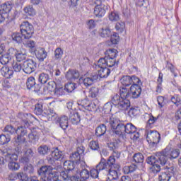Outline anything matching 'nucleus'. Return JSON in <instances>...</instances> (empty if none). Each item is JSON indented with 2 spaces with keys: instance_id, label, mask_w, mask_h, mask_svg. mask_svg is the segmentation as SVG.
<instances>
[{
  "instance_id": "473e14b6",
  "label": "nucleus",
  "mask_w": 181,
  "mask_h": 181,
  "mask_svg": "<svg viewBox=\"0 0 181 181\" xmlns=\"http://www.w3.org/2000/svg\"><path fill=\"white\" fill-rule=\"evenodd\" d=\"M64 169L67 172H71V170H74V162L71 160H66L64 162Z\"/></svg>"
},
{
  "instance_id": "8fccbe9b",
  "label": "nucleus",
  "mask_w": 181,
  "mask_h": 181,
  "mask_svg": "<svg viewBox=\"0 0 181 181\" xmlns=\"http://www.w3.org/2000/svg\"><path fill=\"white\" fill-rule=\"evenodd\" d=\"M99 90L97 87H92L90 88L89 90V97H91V98H97L98 96Z\"/></svg>"
},
{
  "instance_id": "5701e85b",
  "label": "nucleus",
  "mask_w": 181,
  "mask_h": 181,
  "mask_svg": "<svg viewBox=\"0 0 181 181\" xmlns=\"http://www.w3.org/2000/svg\"><path fill=\"white\" fill-rule=\"evenodd\" d=\"M1 74L4 77H6V78H11L13 76V71L11 69H9L8 66H4L1 69Z\"/></svg>"
},
{
  "instance_id": "423d86ee",
  "label": "nucleus",
  "mask_w": 181,
  "mask_h": 181,
  "mask_svg": "<svg viewBox=\"0 0 181 181\" xmlns=\"http://www.w3.org/2000/svg\"><path fill=\"white\" fill-rule=\"evenodd\" d=\"M92 5H95L93 13L97 18H103L108 11V4L105 1L92 0Z\"/></svg>"
},
{
  "instance_id": "2eb2a0df",
  "label": "nucleus",
  "mask_w": 181,
  "mask_h": 181,
  "mask_svg": "<svg viewBox=\"0 0 181 181\" xmlns=\"http://www.w3.org/2000/svg\"><path fill=\"white\" fill-rule=\"evenodd\" d=\"M84 146L78 147L76 151L72 153L70 156L71 160L75 163H78L81 159V156L84 155Z\"/></svg>"
},
{
  "instance_id": "20e7f679",
  "label": "nucleus",
  "mask_w": 181,
  "mask_h": 181,
  "mask_svg": "<svg viewBox=\"0 0 181 181\" xmlns=\"http://www.w3.org/2000/svg\"><path fill=\"white\" fill-rule=\"evenodd\" d=\"M142 93V88L138 84H132L130 89L122 88L120 89V95L126 98H139Z\"/></svg>"
},
{
  "instance_id": "e433bc0d",
  "label": "nucleus",
  "mask_w": 181,
  "mask_h": 181,
  "mask_svg": "<svg viewBox=\"0 0 181 181\" xmlns=\"http://www.w3.org/2000/svg\"><path fill=\"white\" fill-rule=\"evenodd\" d=\"M170 177H172V175L170 173H168V172H163L158 175L159 181H170Z\"/></svg>"
},
{
  "instance_id": "f704fd0d",
  "label": "nucleus",
  "mask_w": 181,
  "mask_h": 181,
  "mask_svg": "<svg viewBox=\"0 0 181 181\" xmlns=\"http://www.w3.org/2000/svg\"><path fill=\"white\" fill-rule=\"evenodd\" d=\"M136 170V165L132 164L129 166H124L123 168V172L124 175H129V173H133Z\"/></svg>"
},
{
  "instance_id": "f03ea898",
  "label": "nucleus",
  "mask_w": 181,
  "mask_h": 181,
  "mask_svg": "<svg viewBox=\"0 0 181 181\" xmlns=\"http://www.w3.org/2000/svg\"><path fill=\"white\" fill-rule=\"evenodd\" d=\"M129 98L122 96L120 95L115 94L111 96V103L120 110V111H127L131 107V102Z\"/></svg>"
},
{
  "instance_id": "338daca9",
  "label": "nucleus",
  "mask_w": 181,
  "mask_h": 181,
  "mask_svg": "<svg viewBox=\"0 0 181 181\" xmlns=\"http://www.w3.org/2000/svg\"><path fill=\"white\" fill-rule=\"evenodd\" d=\"M109 19L112 22L117 21L119 19V15L115 12H112L110 14H109Z\"/></svg>"
},
{
  "instance_id": "b1692460",
  "label": "nucleus",
  "mask_w": 181,
  "mask_h": 181,
  "mask_svg": "<svg viewBox=\"0 0 181 181\" xmlns=\"http://www.w3.org/2000/svg\"><path fill=\"white\" fill-rule=\"evenodd\" d=\"M105 132H107V126L104 124H100L95 129V135L98 138L105 135Z\"/></svg>"
},
{
  "instance_id": "09e8293b",
  "label": "nucleus",
  "mask_w": 181,
  "mask_h": 181,
  "mask_svg": "<svg viewBox=\"0 0 181 181\" xmlns=\"http://www.w3.org/2000/svg\"><path fill=\"white\" fill-rule=\"evenodd\" d=\"M11 142V136L5 134L0 135V145H6Z\"/></svg>"
},
{
  "instance_id": "cd10ccee",
  "label": "nucleus",
  "mask_w": 181,
  "mask_h": 181,
  "mask_svg": "<svg viewBox=\"0 0 181 181\" xmlns=\"http://www.w3.org/2000/svg\"><path fill=\"white\" fill-rule=\"evenodd\" d=\"M59 126L64 130L67 129L69 127V117L67 116H62L59 118Z\"/></svg>"
},
{
  "instance_id": "37998d69",
  "label": "nucleus",
  "mask_w": 181,
  "mask_h": 181,
  "mask_svg": "<svg viewBox=\"0 0 181 181\" xmlns=\"http://www.w3.org/2000/svg\"><path fill=\"white\" fill-rule=\"evenodd\" d=\"M11 37L14 42L17 43H21L22 40H23V35H22V33H14Z\"/></svg>"
},
{
  "instance_id": "774afa93",
  "label": "nucleus",
  "mask_w": 181,
  "mask_h": 181,
  "mask_svg": "<svg viewBox=\"0 0 181 181\" xmlns=\"http://www.w3.org/2000/svg\"><path fill=\"white\" fill-rule=\"evenodd\" d=\"M13 69L16 73H19L21 70H23V66L20 63L15 62L13 64Z\"/></svg>"
},
{
  "instance_id": "864d4df0",
  "label": "nucleus",
  "mask_w": 181,
  "mask_h": 181,
  "mask_svg": "<svg viewBox=\"0 0 181 181\" xmlns=\"http://www.w3.org/2000/svg\"><path fill=\"white\" fill-rule=\"evenodd\" d=\"M27 46L29 47L30 53H35V52H36V44L35 43V41H28Z\"/></svg>"
},
{
  "instance_id": "7ed1b4c3",
  "label": "nucleus",
  "mask_w": 181,
  "mask_h": 181,
  "mask_svg": "<svg viewBox=\"0 0 181 181\" xmlns=\"http://www.w3.org/2000/svg\"><path fill=\"white\" fill-rule=\"evenodd\" d=\"M118 51L117 49H111L109 52V55L103 58H100L98 63L99 66H103V67H114V66H118L119 61L115 59L117 56Z\"/></svg>"
},
{
  "instance_id": "13d9d810",
  "label": "nucleus",
  "mask_w": 181,
  "mask_h": 181,
  "mask_svg": "<svg viewBox=\"0 0 181 181\" xmlns=\"http://www.w3.org/2000/svg\"><path fill=\"white\" fill-rule=\"evenodd\" d=\"M88 104H90V100H88V99L87 98L83 99L78 102V105H81V107H83V108H85V110H87V108H89Z\"/></svg>"
},
{
  "instance_id": "6ab92c4d",
  "label": "nucleus",
  "mask_w": 181,
  "mask_h": 181,
  "mask_svg": "<svg viewBox=\"0 0 181 181\" xmlns=\"http://www.w3.org/2000/svg\"><path fill=\"white\" fill-rule=\"evenodd\" d=\"M50 77H53V69L47 70L45 73L40 74L38 80L41 84H46L47 81L50 79Z\"/></svg>"
},
{
  "instance_id": "393cba45",
  "label": "nucleus",
  "mask_w": 181,
  "mask_h": 181,
  "mask_svg": "<svg viewBox=\"0 0 181 181\" xmlns=\"http://www.w3.org/2000/svg\"><path fill=\"white\" fill-rule=\"evenodd\" d=\"M88 108L86 110L88 111H92L93 112H97L98 110H100V105L98 103V100H94L93 102H89L88 105Z\"/></svg>"
},
{
  "instance_id": "aec40b11",
  "label": "nucleus",
  "mask_w": 181,
  "mask_h": 181,
  "mask_svg": "<svg viewBox=\"0 0 181 181\" xmlns=\"http://www.w3.org/2000/svg\"><path fill=\"white\" fill-rule=\"evenodd\" d=\"M69 119L74 125H77L81 121V117L78 112L74 110H70Z\"/></svg>"
},
{
  "instance_id": "dca6fc26",
  "label": "nucleus",
  "mask_w": 181,
  "mask_h": 181,
  "mask_svg": "<svg viewBox=\"0 0 181 181\" xmlns=\"http://www.w3.org/2000/svg\"><path fill=\"white\" fill-rule=\"evenodd\" d=\"M119 156H121L119 152L113 151L112 156H110L107 160H106V163L107 165H113L115 169H120L121 166L119 164L115 163L116 159H119Z\"/></svg>"
},
{
  "instance_id": "9d476101",
  "label": "nucleus",
  "mask_w": 181,
  "mask_h": 181,
  "mask_svg": "<svg viewBox=\"0 0 181 181\" xmlns=\"http://www.w3.org/2000/svg\"><path fill=\"white\" fill-rule=\"evenodd\" d=\"M25 84L28 90H32V91H34L35 93H43L41 91L42 85L37 84L36 79H35V77L33 76L28 78Z\"/></svg>"
},
{
  "instance_id": "c9c22d12",
  "label": "nucleus",
  "mask_w": 181,
  "mask_h": 181,
  "mask_svg": "<svg viewBox=\"0 0 181 181\" xmlns=\"http://www.w3.org/2000/svg\"><path fill=\"white\" fill-rule=\"evenodd\" d=\"M81 179L83 181H88L87 180L90 177V172L88 170L83 168L81 171H79Z\"/></svg>"
},
{
  "instance_id": "a19ab883",
  "label": "nucleus",
  "mask_w": 181,
  "mask_h": 181,
  "mask_svg": "<svg viewBox=\"0 0 181 181\" xmlns=\"http://www.w3.org/2000/svg\"><path fill=\"white\" fill-rule=\"evenodd\" d=\"M144 154L141 153H135L133 156V160L135 162V163H144Z\"/></svg>"
},
{
  "instance_id": "f257e3e1",
  "label": "nucleus",
  "mask_w": 181,
  "mask_h": 181,
  "mask_svg": "<svg viewBox=\"0 0 181 181\" xmlns=\"http://www.w3.org/2000/svg\"><path fill=\"white\" fill-rule=\"evenodd\" d=\"M180 156V150L179 148L173 149L172 145L169 144L165 149L156 153V156H151L146 158V163L151 165L150 170L154 175L160 172V165L165 166L168 163V159L173 160L177 159ZM160 164V165H159Z\"/></svg>"
},
{
  "instance_id": "bb28decb",
  "label": "nucleus",
  "mask_w": 181,
  "mask_h": 181,
  "mask_svg": "<svg viewBox=\"0 0 181 181\" xmlns=\"http://www.w3.org/2000/svg\"><path fill=\"white\" fill-rule=\"evenodd\" d=\"M37 152L39 155L45 156V155H47L50 152V148L47 145L42 144L37 148Z\"/></svg>"
},
{
  "instance_id": "4d7b16f0",
  "label": "nucleus",
  "mask_w": 181,
  "mask_h": 181,
  "mask_svg": "<svg viewBox=\"0 0 181 181\" xmlns=\"http://www.w3.org/2000/svg\"><path fill=\"white\" fill-rule=\"evenodd\" d=\"M83 86H85L86 88L90 87V86H93V79L90 78V76L85 77L83 79Z\"/></svg>"
},
{
  "instance_id": "412c9836",
  "label": "nucleus",
  "mask_w": 181,
  "mask_h": 181,
  "mask_svg": "<svg viewBox=\"0 0 181 181\" xmlns=\"http://www.w3.org/2000/svg\"><path fill=\"white\" fill-rule=\"evenodd\" d=\"M105 159L102 158L100 161V163L96 165V169L93 168L90 170V173L91 177L93 179H97L98 177V175H100V172H103L104 173V169H100V165L103 163V165H105Z\"/></svg>"
},
{
  "instance_id": "6e6d98bb",
  "label": "nucleus",
  "mask_w": 181,
  "mask_h": 181,
  "mask_svg": "<svg viewBox=\"0 0 181 181\" xmlns=\"http://www.w3.org/2000/svg\"><path fill=\"white\" fill-rule=\"evenodd\" d=\"M66 90H64V88L63 87H57L56 88L55 90L54 91V95H57L59 97V95H64L66 94Z\"/></svg>"
},
{
  "instance_id": "79ce46f5",
  "label": "nucleus",
  "mask_w": 181,
  "mask_h": 181,
  "mask_svg": "<svg viewBox=\"0 0 181 181\" xmlns=\"http://www.w3.org/2000/svg\"><path fill=\"white\" fill-rule=\"evenodd\" d=\"M57 88V85L56 84V83L54 81H50L47 83V87L43 88V93L46 91V88L47 90H48V91H50L51 93L53 91L54 92Z\"/></svg>"
},
{
  "instance_id": "1a4fd4ad",
  "label": "nucleus",
  "mask_w": 181,
  "mask_h": 181,
  "mask_svg": "<svg viewBox=\"0 0 181 181\" xmlns=\"http://www.w3.org/2000/svg\"><path fill=\"white\" fill-rule=\"evenodd\" d=\"M6 162H8V168L10 170H18L21 168L19 163H16L18 160V155L6 153L5 157Z\"/></svg>"
},
{
  "instance_id": "ddd939ff",
  "label": "nucleus",
  "mask_w": 181,
  "mask_h": 181,
  "mask_svg": "<svg viewBox=\"0 0 181 181\" xmlns=\"http://www.w3.org/2000/svg\"><path fill=\"white\" fill-rule=\"evenodd\" d=\"M146 139L149 144L158 145L159 141H160V134L158 131L151 130L147 132Z\"/></svg>"
},
{
  "instance_id": "69168bd1",
  "label": "nucleus",
  "mask_w": 181,
  "mask_h": 181,
  "mask_svg": "<svg viewBox=\"0 0 181 181\" xmlns=\"http://www.w3.org/2000/svg\"><path fill=\"white\" fill-rule=\"evenodd\" d=\"M24 170L26 173H30V174L33 173L35 169L33 168V165H32V164H26L24 166Z\"/></svg>"
},
{
  "instance_id": "49530a36",
  "label": "nucleus",
  "mask_w": 181,
  "mask_h": 181,
  "mask_svg": "<svg viewBox=\"0 0 181 181\" xmlns=\"http://www.w3.org/2000/svg\"><path fill=\"white\" fill-rule=\"evenodd\" d=\"M10 60H11V58L7 54H4L0 57V63H1L3 66H6V64L9 63Z\"/></svg>"
},
{
  "instance_id": "a18cd8bd",
  "label": "nucleus",
  "mask_w": 181,
  "mask_h": 181,
  "mask_svg": "<svg viewBox=\"0 0 181 181\" xmlns=\"http://www.w3.org/2000/svg\"><path fill=\"white\" fill-rule=\"evenodd\" d=\"M16 129L12 125H6L4 127V132L7 133V135H15Z\"/></svg>"
},
{
  "instance_id": "c756f323",
  "label": "nucleus",
  "mask_w": 181,
  "mask_h": 181,
  "mask_svg": "<svg viewBox=\"0 0 181 181\" xmlns=\"http://www.w3.org/2000/svg\"><path fill=\"white\" fill-rule=\"evenodd\" d=\"M132 78L130 76H124L121 78V83L124 87H129L132 84Z\"/></svg>"
},
{
  "instance_id": "680f3d73",
  "label": "nucleus",
  "mask_w": 181,
  "mask_h": 181,
  "mask_svg": "<svg viewBox=\"0 0 181 181\" xmlns=\"http://www.w3.org/2000/svg\"><path fill=\"white\" fill-rule=\"evenodd\" d=\"M164 169L165 170V172L170 173V175H173V173H175V166L173 164L164 166Z\"/></svg>"
},
{
  "instance_id": "3c124183",
  "label": "nucleus",
  "mask_w": 181,
  "mask_h": 181,
  "mask_svg": "<svg viewBox=\"0 0 181 181\" xmlns=\"http://www.w3.org/2000/svg\"><path fill=\"white\" fill-rule=\"evenodd\" d=\"M63 57V49L58 47L54 51V60H60Z\"/></svg>"
},
{
  "instance_id": "ea45409f",
  "label": "nucleus",
  "mask_w": 181,
  "mask_h": 181,
  "mask_svg": "<svg viewBox=\"0 0 181 181\" xmlns=\"http://www.w3.org/2000/svg\"><path fill=\"white\" fill-rule=\"evenodd\" d=\"M28 58V54L26 52H22L21 51H18L17 54L16 55V59L17 62H25L26 59Z\"/></svg>"
},
{
  "instance_id": "6e6552de",
  "label": "nucleus",
  "mask_w": 181,
  "mask_h": 181,
  "mask_svg": "<svg viewBox=\"0 0 181 181\" xmlns=\"http://www.w3.org/2000/svg\"><path fill=\"white\" fill-rule=\"evenodd\" d=\"M20 30L23 39H30L35 33L33 25L28 21H24L20 25Z\"/></svg>"
},
{
  "instance_id": "0e129e2a",
  "label": "nucleus",
  "mask_w": 181,
  "mask_h": 181,
  "mask_svg": "<svg viewBox=\"0 0 181 181\" xmlns=\"http://www.w3.org/2000/svg\"><path fill=\"white\" fill-rule=\"evenodd\" d=\"M110 36V40L113 45H117V43L119 42V36L117 34V33H113V35L111 34Z\"/></svg>"
},
{
  "instance_id": "2f4dec72",
  "label": "nucleus",
  "mask_w": 181,
  "mask_h": 181,
  "mask_svg": "<svg viewBox=\"0 0 181 181\" xmlns=\"http://www.w3.org/2000/svg\"><path fill=\"white\" fill-rule=\"evenodd\" d=\"M114 132L116 135H123V134H125V124L122 122H120Z\"/></svg>"
},
{
  "instance_id": "5fc2aeb1",
  "label": "nucleus",
  "mask_w": 181,
  "mask_h": 181,
  "mask_svg": "<svg viewBox=\"0 0 181 181\" xmlns=\"http://www.w3.org/2000/svg\"><path fill=\"white\" fill-rule=\"evenodd\" d=\"M28 139L31 144H36V141L39 139V136L36 133H30L28 134Z\"/></svg>"
},
{
  "instance_id": "39448f33",
  "label": "nucleus",
  "mask_w": 181,
  "mask_h": 181,
  "mask_svg": "<svg viewBox=\"0 0 181 181\" xmlns=\"http://www.w3.org/2000/svg\"><path fill=\"white\" fill-rule=\"evenodd\" d=\"M99 166V169H104V175L107 176L110 180H117L118 179V170L119 169L115 168L114 165L107 164V160L105 159V164L102 163Z\"/></svg>"
},
{
  "instance_id": "7c9ffc66",
  "label": "nucleus",
  "mask_w": 181,
  "mask_h": 181,
  "mask_svg": "<svg viewBox=\"0 0 181 181\" xmlns=\"http://www.w3.org/2000/svg\"><path fill=\"white\" fill-rule=\"evenodd\" d=\"M43 114L45 115H47L49 119H51L52 121L56 119L58 117L57 113L53 110V109H49L47 110V112H44Z\"/></svg>"
},
{
  "instance_id": "c03bdc74",
  "label": "nucleus",
  "mask_w": 181,
  "mask_h": 181,
  "mask_svg": "<svg viewBox=\"0 0 181 181\" xmlns=\"http://www.w3.org/2000/svg\"><path fill=\"white\" fill-rule=\"evenodd\" d=\"M121 121H119L118 119H115L114 117H111L109 121V124L110 125V128L115 131L116 128L117 127V125L119 124Z\"/></svg>"
},
{
  "instance_id": "4c0bfd02",
  "label": "nucleus",
  "mask_w": 181,
  "mask_h": 181,
  "mask_svg": "<svg viewBox=\"0 0 181 181\" xmlns=\"http://www.w3.org/2000/svg\"><path fill=\"white\" fill-rule=\"evenodd\" d=\"M34 114L36 115H42L43 114V104L42 103H37L35 104Z\"/></svg>"
},
{
  "instance_id": "603ef678",
  "label": "nucleus",
  "mask_w": 181,
  "mask_h": 181,
  "mask_svg": "<svg viewBox=\"0 0 181 181\" xmlns=\"http://www.w3.org/2000/svg\"><path fill=\"white\" fill-rule=\"evenodd\" d=\"M71 173H69V171H62L60 173V177H62V179H63V180H66L69 181L70 180L71 177Z\"/></svg>"
},
{
  "instance_id": "4be33fe9",
  "label": "nucleus",
  "mask_w": 181,
  "mask_h": 181,
  "mask_svg": "<svg viewBox=\"0 0 181 181\" xmlns=\"http://www.w3.org/2000/svg\"><path fill=\"white\" fill-rule=\"evenodd\" d=\"M80 77V72L77 70L69 69L66 74V78L68 80H77Z\"/></svg>"
},
{
  "instance_id": "58836bf2",
  "label": "nucleus",
  "mask_w": 181,
  "mask_h": 181,
  "mask_svg": "<svg viewBox=\"0 0 181 181\" xmlns=\"http://www.w3.org/2000/svg\"><path fill=\"white\" fill-rule=\"evenodd\" d=\"M11 10L12 6H11L9 3H4L0 6V11L1 12H4L6 15V13H9V12H11Z\"/></svg>"
},
{
  "instance_id": "9b49d317",
  "label": "nucleus",
  "mask_w": 181,
  "mask_h": 181,
  "mask_svg": "<svg viewBox=\"0 0 181 181\" xmlns=\"http://www.w3.org/2000/svg\"><path fill=\"white\" fill-rule=\"evenodd\" d=\"M37 66V64L33 59H27L23 64V71L25 74H31L36 70Z\"/></svg>"
},
{
  "instance_id": "72a5a7b5",
  "label": "nucleus",
  "mask_w": 181,
  "mask_h": 181,
  "mask_svg": "<svg viewBox=\"0 0 181 181\" xmlns=\"http://www.w3.org/2000/svg\"><path fill=\"white\" fill-rule=\"evenodd\" d=\"M78 86V85L76 83H68L65 85L64 90L66 91V93H73V90H76Z\"/></svg>"
},
{
  "instance_id": "f8f14e48",
  "label": "nucleus",
  "mask_w": 181,
  "mask_h": 181,
  "mask_svg": "<svg viewBox=\"0 0 181 181\" xmlns=\"http://www.w3.org/2000/svg\"><path fill=\"white\" fill-rule=\"evenodd\" d=\"M16 137L14 138L16 144H23L25 139L23 136L28 134V130L25 127L19 126L16 129Z\"/></svg>"
},
{
  "instance_id": "de8ad7c7",
  "label": "nucleus",
  "mask_w": 181,
  "mask_h": 181,
  "mask_svg": "<svg viewBox=\"0 0 181 181\" xmlns=\"http://www.w3.org/2000/svg\"><path fill=\"white\" fill-rule=\"evenodd\" d=\"M24 12L25 13H27L29 15V16H35L36 15V11H35V8H33V6H28L24 8Z\"/></svg>"
},
{
  "instance_id": "0eeeda50",
  "label": "nucleus",
  "mask_w": 181,
  "mask_h": 181,
  "mask_svg": "<svg viewBox=\"0 0 181 181\" xmlns=\"http://www.w3.org/2000/svg\"><path fill=\"white\" fill-rule=\"evenodd\" d=\"M53 170V167L50 165H44L42 166L37 171V174L39 176L42 177V179H46L48 181H56V175L52 171Z\"/></svg>"
},
{
  "instance_id": "a878e982",
  "label": "nucleus",
  "mask_w": 181,
  "mask_h": 181,
  "mask_svg": "<svg viewBox=\"0 0 181 181\" xmlns=\"http://www.w3.org/2000/svg\"><path fill=\"white\" fill-rule=\"evenodd\" d=\"M51 156L55 159V160H62L64 156L63 155V152L59 150V148H55L52 153Z\"/></svg>"
},
{
  "instance_id": "052dcab7",
  "label": "nucleus",
  "mask_w": 181,
  "mask_h": 181,
  "mask_svg": "<svg viewBox=\"0 0 181 181\" xmlns=\"http://www.w3.org/2000/svg\"><path fill=\"white\" fill-rule=\"evenodd\" d=\"M18 49H15V48H10L8 49V50L7 51L6 54H8V56L10 57V58L12 59V57H16V54H18Z\"/></svg>"
},
{
  "instance_id": "e2e57ef3",
  "label": "nucleus",
  "mask_w": 181,
  "mask_h": 181,
  "mask_svg": "<svg viewBox=\"0 0 181 181\" xmlns=\"http://www.w3.org/2000/svg\"><path fill=\"white\" fill-rule=\"evenodd\" d=\"M115 28L118 30V32H120V33H122L124 29H125V23L124 22H117L115 25Z\"/></svg>"
},
{
  "instance_id": "4468645a",
  "label": "nucleus",
  "mask_w": 181,
  "mask_h": 181,
  "mask_svg": "<svg viewBox=\"0 0 181 181\" xmlns=\"http://www.w3.org/2000/svg\"><path fill=\"white\" fill-rule=\"evenodd\" d=\"M124 134H131V138L134 141H136L139 138V132H136V127L132 123L125 124Z\"/></svg>"
},
{
  "instance_id": "c85d7f7f",
  "label": "nucleus",
  "mask_w": 181,
  "mask_h": 181,
  "mask_svg": "<svg viewBox=\"0 0 181 181\" xmlns=\"http://www.w3.org/2000/svg\"><path fill=\"white\" fill-rule=\"evenodd\" d=\"M99 35L101 37H110L111 36V30L108 27L102 28L99 30Z\"/></svg>"
},
{
  "instance_id": "bf43d9fd",
  "label": "nucleus",
  "mask_w": 181,
  "mask_h": 181,
  "mask_svg": "<svg viewBox=\"0 0 181 181\" xmlns=\"http://www.w3.org/2000/svg\"><path fill=\"white\" fill-rule=\"evenodd\" d=\"M128 114L131 118H134V117H136L139 114V110H138L137 107H132L129 110Z\"/></svg>"
},
{
  "instance_id": "f3484780",
  "label": "nucleus",
  "mask_w": 181,
  "mask_h": 181,
  "mask_svg": "<svg viewBox=\"0 0 181 181\" xmlns=\"http://www.w3.org/2000/svg\"><path fill=\"white\" fill-rule=\"evenodd\" d=\"M95 69L98 70L100 78H107L111 73V69L107 68V66H99V62L95 65Z\"/></svg>"
},
{
  "instance_id": "a211bd4d",
  "label": "nucleus",
  "mask_w": 181,
  "mask_h": 181,
  "mask_svg": "<svg viewBox=\"0 0 181 181\" xmlns=\"http://www.w3.org/2000/svg\"><path fill=\"white\" fill-rule=\"evenodd\" d=\"M35 53L37 60L40 62H45L47 59V51L43 47L37 48Z\"/></svg>"
}]
</instances>
